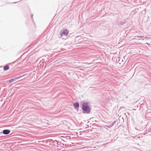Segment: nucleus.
<instances>
[{
    "instance_id": "8",
    "label": "nucleus",
    "mask_w": 151,
    "mask_h": 151,
    "mask_svg": "<svg viewBox=\"0 0 151 151\" xmlns=\"http://www.w3.org/2000/svg\"><path fill=\"white\" fill-rule=\"evenodd\" d=\"M106 126V127H107L108 128H110L113 126V124H112L111 123V124H109V125H107Z\"/></svg>"
},
{
    "instance_id": "7",
    "label": "nucleus",
    "mask_w": 151,
    "mask_h": 151,
    "mask_svg": "<svg viewBox=\"0 0 151 151\" xmlns=\"http://www.w3.org/2000/svg\"><path fill=\"white\" fill-rule=\"evenodd\" d=\"M26 74H24V75H23L22 76H19L18 77H15V78H14V79H15V80H16V79H19V78H21L22 77L24 76Z\"/></svg>"
},
{
    "instance_id": "14",
    "label": "nucleus",
    "mask_w": 151,
    "mask_h": 151,
    "mask_svg": "<svg viewBox=\"0 0 151 151\" xmlns=\"http://www.w3.org/2000/svg\"><path fill=\"white\" fill-rule=\"evenodd\" d=\"M120 24H121V23H120ZM122 25V24H121Z\"/></svg>"
},
{
    "instance_id": "1",
    "label": "nucleus",
    "mask_w": 151,
    "mask_h": 151,
    "mask_svg": "<svg viewBox=\"0 0 151 151\" xmlns=\"http://www.w3.org/2000/svg\"><path fill=\"white\" fill-rule=\"evenodd\" d=\"M82 109L83 111L86 112L87 113H89L90 112V109L88 103H84L83 104Z\"/></svg>"
},
{
    "instance_id": "15",
    "label": "nucleus",
    "mask_w": 151,
    "mask_h": 151,
    "mask_svg": "<svg viewBox=\"0 0 151 151\" xmlns=\"http://www.w3.org/2000/svg\"><path fill=\"white\" fill-rule=\"evenodd\" d=\"M17 3V2H14V3Z\"/></svg>"
},
{
    "instance_id": "9",
    "label": "nucleus",
    "mask_w": 151,
    "mask_h": 151,
    "mask_svg": "<svg viewBox=\"0 0 151 151\" xmlns=\"http://www.w3.org/2000/svg\"><path fill=\"white\" fill-rule=\"evenodd\" d=\"M15 80V79H12L9 80V82L10 83H12Z\"/></svg>"
},
{
    "instance_id": "6",
    "label": "nucleus",
    "mask_w": 151,
    "mask_h": 151,
    "mask_svg": "<svg viewBox=\"0 0 151 151\" xmlns=\"http://www.w3.org/2000/svg\"><path fill=\"white\" fill-rule=\"evenodd\" d=\"M54 141H53L52 140H47L46 141V142L47 144L49 143V144L50 145L51 143H53Z\"/></svg>"
},
{
    "instance_id": "3",
    "label": "nucleus",
    "mask_w": 151,
    "mask_h": 151,
    "mask_svg": "<svg viewBox=\"0 0 151 151\" xmlns=\"http://www.w3.org/2000/svg\"><path fill=\"white\" fill-rule=\"evenodd\" d=\"M10 132V131L9 129H5L3 130V133L5 135L9 134Z\"/></svg>"
},
{
    "instance_id": "11",
    "label": "nucleus",
    "mask_w": 151,
    "mask_h": 151,
    "mask_svg": "<svg viewBox=\"0 0 151 151\" xmlns=\"http://www.w3.org/2000/svg\"><path fill=\"white\" fill-rule=\"evenodd\" d=\"M116 123V121H114L112 123H111V124H113V126L114 125V124Z\"/></svg>"
},
{
    "instance_id": "12",
    "label": "nucleus",
    "mask_w": 151,
    "mask_h": 151,
    "mask_svg": "<svg viewBox=\"0 0 151 151\" xmlns=\"http://www.w3.org/2000/svg\"><path fill=\"white\" fill-rule=\"evenodd\" d=\"M17 60H16V61L14 62H12V63H13H13H14L16 62V61H17Z\"/></svg>"
},
{
    "instance_id": "4",
    "label": "nucleus",
    "mask_w": 151,
    "mask_h": 151,
    "mask_svg": "<svg viewBox=\"0 0 151 151\" xmlns=\"http://www.w3.org/2000/svg\"><path fill=\"white\" fill-rule=\"evenodd\" d=\"M73 106L75 109H78L79 106V104L78 102H75L73 104Z\"/></svg>"
},
{
    "instance_id": "2",
    "label": "nucleus",
    "mask_w": 151,
    "mask_h": 151,
    "mask_svg": "<svg viewBox=\"0 0 151 151\" xmlns=\"http://www.w3.org/2000/svg\"><path fill=\"white\" fill-rule=\"evenodd\" d=\"M68 33L69 31L67 29H64L63 31H61L60 32V37H62V36L63 35L65 36L67 35L68 34Z\"/></svg>"
},
{
    "instance_id": "5",
    "label": "nucleus",
    "mask_w": 151,
    "mask_h": 151,
    "mask_svg": "<svg viewBox=\"0 0 151 151\" xmlns=\"http://www.w3.org/2000/svg\"><path fill=\"white\" fill-rule=\"evenodd\" d=\"M9 69V67L8 65H6L4 67V70H8Z\"/></svg>"
},
{
    "instance_id": "13",
    "label": "nucleus",
    "mask_w": 151,
    "mask_h": 151,
    "mask_svg": "<svg viewBox=\"0 0 151 151\" xmlns=\"http://www.w3.org/2000/svg\"><path fill=\"white\" fill-rule=\"evenodd\" d=\"M32 16H33V15H32Z\"/></svg>"
},
{
    "instance_id": "10",
    "label": "nucleus",
    "mask_w": 151,
    "mask_h": 151,
    "mask_svg": "<svg viewBox=\"0 0 151 151\" xmlns=\"http://www.w3.org/2000/svg\"><path fill=\"white\" fill-rule=\"evenodd\" d=\"M135 37H137L138 38H139L138 39H139V40H140L141 39H142V36H138V37L136 36Z\"/></svg>"
}]
</instances>
